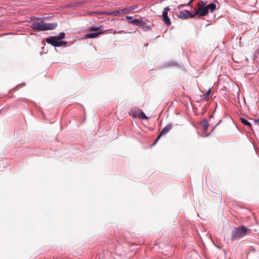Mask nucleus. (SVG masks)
Masks as SVG:
<instances>
[{"label": "nucleus", "instance_id": "f257e3e1", "mask_svg": "<svg viewBox=\"0 0 259 259\" xmlns=\"http://www.w3.org/2000/svg\"><path fill=\"white\" fill-rule=\"evenodd\" d=\"M216 9V5L214 3H211L206 5L203 2L198 3L196 10V14L200 16H203L207 14L209 11L212 12Z\"/></svg>", "mask_w": 259, "mask_h": 259}, {"label": "nucleus", "instance_id": "f03ea898", "mask_svg": "<svg viewBox=\"0 0 259 259\" xmlns=\"http://www.w3.org/2000/svg\"><path fill=\"white\" fill-rule=\"evenodd\" d=\"M250 233V229L244 226L234 228L231 232V239L232 241L239 239Z\"/></svg>", "mask_w": 259, "mask_h": 259}, {"label": "nucleus", "instance_id": "7ed1b4c3", "mask_svg": "<svg viewBox=\"0 0 259 259\" xmlns=\"http://www.w3.org/2000/svg\"><path fill=\"white\" fill-rule=\"evenodd\" d=\"M130 11L127 9H123L118 11H114L113 12H106V11H97V12H92L90 11L88 13V15H113L114 16L124 15L127 13V12Z\"/></svg>", "mask_w": 259, "mask_h": 259}, {"label": "nucleus", "instance_id": "20e7f679", "mask_svg": "<svg viewBox=\"0 0 259 259\" xmlns=\"http://www.w3.org/2000/svg\"><path fill=\"white\" fill-rule=\"evenodd\" d=\"M33 25L35 28H37L39 30H47L55 29L57 24L56 23H45L42 24L34 23Z\"/></svg>", "mask_w": 259, "mask_h": 259}, {"label": "nucleus", "instance_id": "39448f33", "mask_svg": "<svg viewBox=\"0 0 259 259\" xmlns=\"http://www.w3.org/2000/svg\"><path fill=\"white\" fill-rule=\"evenodd\" d=\"M172 127V124L170 123L166 125L161 131L159 135L158 136L157 139H156L155 141L153 143L152 145H154L160 139V138L163 136V135H165L166 133H167L169 131L171 130V129Z\"/></svg>", "mask_w": 259, "mask_h": 259}, {"label": "nucleus", "instance_id": "423d86ee", "mask_svg": "<svg viewBox=\"0 0 259 259\" xmlns=\"http://www.w3.org/2000/svg\"><path fill=\"white\" fill-rule=\"evenodd\" d=\"M59 39L57 37H50L46 39V41L50 44H51L54 47H60V45L59 44Z\"/></svg>", "mask_w": 259, "mask_h": 259}, {"label": "nucleus", "instance_id": "0eeeda50", "mask_svg": "<svg viewBox=\"0 0 259 259\" xmlns=\"http://www.w3.org/2000/svg\"><path fill=\"white\" fill-rule=\"evenodd\" d=\"M128 23L139 26H142L146 25V22L142 20L141 18L131 20V21H128Z\"/></svg>", "mask_w": 259, "mask_h": 259}, {"label": "nucleus", "instance_id": "6e6552de", "mask_svg": "<svg viewBox=\"0 0 259 259\" xmlns=\"http://www.w3.org/2000/svg\"><path fill=\"white\" fill-rule=\"evenodd\" d=\"M140 111V109L137 107H134L131 109L128 114L130 115L133 117L134 118H136L138 117V114Z\"/></svg>", "mask_w": 259, "mask_h": 259}, {"label": "nucleus", "instance_id": "1a4fd4ad", "mask_svg": "<svg viewBox=\"0 0 259 259\" xmlns=\"http://www.w3.org/2000/svg\"><path fill=\"white\" fill-rule=\"evenodd\" d=\"M101 33H102L101 32L90 33L87 34L85 35V37H87V38H95V37H97Z\"/></svg>", "mask_w": 259, "mask_h": 259}, {"label": "nucleus", "instance_id": "9d476101", "mask_svg": "<svg viewBox=\"0 0 259 259\" xmlns=\"http://www.w3.org/2000/svg\"><path fill=\"white\" fill-rule=\"evenodd\" d=\"M201 125L204 131H206L209 125L208 121L206 120H203L201 123Z\"/></svg>", "mask_w": 259, "mask_h": 259}, {"label": "nucleus", "instance_id": "9b49d317", "mask_svg": "<svg viewBox=\"0 0 259 259\" xmlns=\"http://www.w3.org/2000/svg\"><path fill=\"white\" fill-rule=\"evenodd\" d=\"M240 120L242 123L248 126L250 128H251V124L249 121H248L246 119L244 118H241Z\"/></svg>", "mask_w": 259, "mask_h": 259}, {"label": "nucleus", "instance_id": "f8f14e48", "mask_svg": "<svg viewBox=\"0 0 259 259\" xmlns=\"http://www.w3.org/2000/svg\"><path fill=\"white\" fill-rule=\"evenodd\" d=\"M162 20L167 26H169L171 24L169 17H162Z\"/></svg>", "mask_w": 259, "mask_h": 259}, {"label": "nucleus", "instance_id": "ddd939ff", "mask_svg": "<svg viewBox=\"0 0 259 259\" xmlns=\"http://www.w3.org/2000/svg\"><path fill=\"white\" fill-rule=\"evenodd\" d=\"M139 112H140V113L138 115V117L140 118H143V119H148V117L147 116H146L145 113L142 111L140 110V111Z\"/></svg>", "mask_w": 259, "mask_h": 259}, {"label": "nucleus", "instance_id": "4468645a", "mask_svg": "<svg viewBox=\"0 0 259 259\" xmlns=\"http://www.w3.org/2000/svg\"><path fill=\"white\" fill-rule=\"evenodd\" d=\"M170 10V9L169 8V7H166L164 11H163V14H162V16H167V12L168 11H169Z\"/></svg>", "mask_w": 259, "mask_h": 259}, {"label": "nucleus", "instance_id": "2eb2a0df", "mask_svg": "<svg viewBox=\"0 0 259 259\" xmlns=\"http://www.w3.org/2000/svg\"><path fill=\"white\" fill-rule=\"evenodd\" d=\"M101 27H93L91 28L92 31H98L100 30Z\"/></svg>", "mask_w": 259, "mask_h": 259}, {"label": "nucleus", "instance_id": "dca6fc26", "mask_svg": "<svg viewBox=\"0 0 259 259\" xmlns=\"http://www.w3.org/2000/svg\"><path fill=\"white\" fill-rule=\"evenodd\" d=\"M64 37H65V33L62 32V33H61L60 34L59 36L57 37L60 40V39H62L64 38Z\"/></svg>", "mask_w": 259, "mask_h": 259}, {"label": "nucleus", "instance_id": "f3484780", "mask_svg": "<svg viewBox=\"0 0 259 259\" xmlns=\"http://www.w3.org/2000/svg\"><path fill=\"white\" fill-rule=\"evenodd\" d=\"M58 44L60 45V46H63L66 45L67 42H65V41H60V40H59V43Z\"/></svg>", "mask_w": 259, "mask_h": 259}, {"label": "nucleus", "instance_id": "a211bd4d", "mask_svg": "<svg viewBox=\"0 0 259 259\" xmlns=\"http://www.w3.org/2000/svg\"><path fill=\"white\" fill-rule=\"evenodd\" d=\"M210 93V89H209L206 93L207 96H208L209 95Z\"/></svg>", "mask_w": 259, "mask_h": 259}, {"label": "nucleus", "instance_id": "6ab92c4d", "mask_svg": "<svg viewBox=\"0 0 259 259\" xmlns=\"http://www.w3.org/2000/svg\"><path fill=\"white\" fill-rule=\"evenodd\" d=\"M127 19L130 20L132 19V17H126Z\"/></svg>", "mask_w": 259, "mask_h": 259}, {"label": "nucleus", "instance_id": "aec40b11", "mask_svg": "<svg viewBox=\"0 0 259 259\" xmlns=\"http://www.w3.org/2000/svg\"><path fill=\"white\" fill-rule=\"evenodd\" d=\"M193 0H191L189 3V5H190L193 2Z\"/></svg>", "mask_w": 259, "mask_h": 259}, {"label": "nucleus", "instance_id": "412c9836", "mask_svg": "<svg viewBox=\"0 0 259 259\" xmlns=\"http://www.w3.org/2000/svg\"><path fill=\"white\" fill-rule=\"evenodd\" d=\"M180 18H182V19H187L188 17H180Z\"/></svg>", "mask_w": 259, "mask_h": 259}, {"label": "nucleus", "instance_id": "4be33fe9", "mask_svg": "<svg viewBox=\"0 0 259 259\" xmlns=\"http://www.w3.org/2000/svg\"><path fill=\"white\" fill-rule=\"evenodd\" d=\"M189 16L193 17V16H194V15H190V16Z\"/></svg>", "mask_w": 259, "mask_h": 259}, {"label": "nucleus", "instance_id": "5701e85b", "mask_svg": "<svg viewBox=\"0 0 259 259\" xmlns=\"http://www.w3.org/2000/svg\"><path fill=\"white\" fill-rule=\"evenodd\" d=\"M256 122H259V118H258V119L257 120H256Z\"/></svg>", "mask_w": 259, "mask_h": 259}]
</instances>
